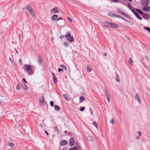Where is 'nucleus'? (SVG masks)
Wrapping results in <instances>:
<instances>
[{
  "instance_id": "nucleus-21",
  "label": "nucleus",
  "mask_w": 150,
  "mask_h": 150,
  "mask_svg": "<svg viewBox=\"0 0 150 150\" xmlns=\"http://www.w3.org/2000/svg\"><path fill=\"white\" fill-rule=\"evenodd\" d=\"M54 109L56 111H58L60 110V108L59 106L56 105H54Z\"/></svg>"
},
{
  "instance_id": "nucleus-39",
  "label": "nucleus",
  "mask_w": 150,
  "mask_h": 150,
  "mask_svg": "<svg viewBox=\"0 0 150 150\" xmlns=\"http://www.w3.org/2000/svg\"><path fill=\"white\" fill-rule=\"evenodd\" d=\"M85 109V108L84 107H82L80 108H79V110L81 111H83Z\"/></svg>"
},
{
  "instance_id": "nucleus-28",
  "label": "nucleus",
  "mask_w": 150,
  "mask_h": 150,
  "mask_svg": "<svg viewBox=\"0 0 150 150\" xmlns=\"http://www.w3.org/2000/svg\"><path fill=\"white\" fill-rule=\"evenodd\" d=\"M93 124L97 128H98V125L97 123L96 122H95V121L93 122Z\"/></svg>"
},
{
  "instance_id": "nucleus-12",
  "label": "nucleus",
  "mask_w": 150,
  "mask_h": 150,
  "mask_svg": "<svg viewBox=\"0 0 150 150\" xmlns=\"http://www.w3.org/2000/svg\"><path fill=\"white\" fill-rule=\"evenodd\" d=\"M108 15L110 16H115L116 17H119L120 16L117 15L116 14H114L112 12L108 13Z\"/></svg>"
},
{
  "instance_id": "nucleus-51",
  "label": "nucleus",
  "mask_w": 150,
  "mask_h": 150,
  "mask_svg": "<svg viewBox=\"0 0 150 150\" xmlns=\"http://www.w3.org/2000/svg\"><path fill=\"white\" fill-rule=\"evenodd\" d=\"M63 19L61 17H59L57 19V21H58L59 20H62Z\"/></svg>"
},
{
  "instance_id": "nucleus-59",
  "label": "nucleus",
  "mask_w": 150,
  "mask_h": 150,
  "mask_svg": "<svg viewBox=\"0 0 150 150\" xmlns=\"http://www.w3.org/2000/svg\"><path fill=\"white\" fill-rule=\"evenodd\" d=\"M39 126H40V127H42V125L41 124H40Z\"/></svg>"
},
{
  "instance_id": "nucleus-40",
  "label": "nucleus",
  "mask_w": 150,
  "mask_h": 150,
  "mask_svg": "<svg viewBox=\"0 0 150 150\" xmlns=\"http://www.w3.org/2000/svg\"><path fill=\"white\" fill-rule=\"evenodd\" d=\"M138 12L139 13L140 15H142L143 14V13L140 10H139V11Z\"/></svg>"
},
{
  "instance_id": "nucleus-60",
  "label": "nucleus",
  "mask_w": 150,
  "mask_h": 150,
  "mask_svg": "<svg viewBox=\"0 0 150 150\" xmlns=\"http://www.w3.org/2000/svg\"><path fill=\"white\" fill-rule=\"evenodd\" d=\"M15 50L16 51V53L17 54H18V51H17V50H16V48H15Z\"/></svg>"
},
{
  "instance_id": "nucleus-37",
  "label": "nucleus",
  "mask_w": 150,
  "mask_h": 150,
  "mask_svg": "<svg viewBox=\"0 0 150 150\" xmlns=\"http://www.w3.org/2000/svg\"><path fill=\"white\" fill-rule=\"evenodd\" d=\"M116 77L115 78V79H116V81H117L118 82H119L120 80H119L118 79V75L116 73Z\"/></svg>"
},
{
  "instance_id": "nucleus-18",
  "label": "nucleus",
  "mask_w": 150,
  "mask_h": 150,
  "mask_svg": "<svg viewBox=\"0 0 150 150\" xmlns=\"http://www.w3.org/2000/svg\"><path fill=\"white\" fill-rule=\"evenodd\" d=\"M30 13L32 17L34 19H36V17L35 14L34 12V11L30 12Z\"/></svg>"
},
{
  "instance_id": "nucleus-9",
  "label": "nucleus",
  "mask_w": 150,
  "mask_h": 150,
  "mask_svg": "<svg viewBox=\"0 0 150 150\" xmlns=\"http://www.w3.org/2000/svg\"><path fill=\"white\" fill-rule=\"evenodd\" d=\"M26 9L30 13L33 11L31 6L30 5H27L26 6Z\"/></svg>"
},
{
  "instance_id": "nucleus-4",
  "label": "nucleus",
  "mask_w": 150,
  "mask_h": 150,
  "mask_svg": "<svg viewBox=\"0 0 150 150\" xmlns=\"http://www.w3.org/2000/svg\"><path fill=\"white\" fill-rule=\"evenodd\" d=\"M81 149L80 144L78 142H76L75 143L74 147L70 149L69 150H81Z\"/></svg>"
},
{
  "instance_id": "nucleus-43",
  "label": "nucleus",
  "mask_w": 150,
  "mask_h": 150,
  "mask_svg": "<svg viewBox=\"0 0 150 150\" xmlns=\"http://www.w3.org/2000/svg\"><path fill=\"white\" fill-rule=\"evenodd\" d=\"M67 19L71 22V23H72V19L70 18H69V17H67Z\"/></svg>"
},
{
  "instance_id": "nucleus-2",
  "label": "nucleus",
  "mask_w": 150,
  "mask_h": 150,
  "mask_svg": "<svg viewBox=\"0 0 150 150\" xmlns=\"http://www.w3.org/2000/svg\"><path fill=\"white\" fill-rule=\"evenodd\" d=\"M65 38L69 42H71L74 40V37L71 36L70 33L69 32H67L66 34L65 35Z\"/></svg>"
},
{
  "instance_id": "nucleus-15",
  "label": "nucleus",
  "mask_w": 150,
  "mask_h": 150,
  "mask_svg": "<svg viewBox=\"0 0 150 150\" xmlns=\"http://www.w3.org/2000/svg\"><path fill=\"white\" fill-rule=\"evenodd\" d=\"M142 17L144 19H148L149 18V16L146 13H144L142 15Z\"/></svg>"
},
{
  "instance_id": "nucleus-19",
  "label": "nucleus",
  "mask_w": 150,
  "mask_h": 150,
  "mask_svg": "<svg viewBox=\"0 0 150 150\" xmlns=\"http://www.w3.org/2000/svg\"><path fill=\"white\" fill-rule=\"evenodd\" d=\"M38 61L39 62V64H41L42 62V57L40 55H39L38 56Z\"/></svg>"
},
{
  "instance_id": "nucleus-3",
  "label": "nucleus",
  "mask_w": 150,
  "mask_h": 150,
  "mask_svg": "<svg viewBox=\"0 0 150 150\" xmlns=\"http://www.w3.org/2000/svg\"><path fill=\"white\" fill-rule=\"evenodd\" d=\"M105 24L106 26L112 28H117L119 27V26L118 25L109 22H105Z\"/></svg>"
},
{
  "instance_id": "nucleus-42",
  "label": "nucleus",
  "mask_w": 150,
  "mask_h": 150,
  "mask_svg": "<svg viewBox=\"0 0 150 150\" xmlns=\"http://www.w3.org/2000/svg\"><path fill=\"white\" fill-rule=\"evenodd\" d=\"M20 88H21V87H20V85H19L18 84H17V87H16V88H17V90H19L20 89Z\"/></svg>"
},
{
  "instance_id": "nucleus-38",
  "label": "nucleus",
  "mask_w": 150,
  "mask_h": 150,
  "mask_svg": "<svg viewBox=\"0 0 150 150\" xmlns=\"http://www.w3.org/2000/svg\"><path fill=\"white\" fill-rule=\"evenodd\" d=\"M144 28L147 30L149 32H150V28H149L144 27Z\"/></svg>"
},
{
  "instance_id": "nucleus-17",
  "label": "nucleus",
  "mask_w": 150,
  "mask_h": 150,
  "mask_svg": "<svg viewBox=\"0 0 150 150\" xmlns=\"http://www.w3.org/2000/svg\"><path fill=\"white\" fill-rule=\"evenodd\" d=\"M135 98L136 99L138 102L139 103V104L141 103V100L140 99L139 96L138 94H137L135 96Z\"/></svg>"
},
{
  "instance_id": "nucleus-58",
  "label": "nucleus",
  "mask_w": 150,
  "mask_h": 150,
  "mask_svg": "<svg viewBox=\"0 0 150 150\" xmlns=\"http://www.w3.org/2000/svg\"><path fill=\"white\" fill-rule=\"evenodd\" d=\"M140 136H137L136 137V138L137 139H138L140 137Z\"/></svg>"
},
{
  "instance_id": "nucleus-31",
  "label": "nucleus",
  "mask_w": 150,
  "mask_h": 150,
  "mask_svg": "<svg viewBox=\"0 0 150 150\" xmlns=\"http://www.w3.org/2000/svg\"><path fill=\"white\" fill-rule=\"evenodd\" d=\"M53 78L54 82L55 83H57V77L55 76L53 77Z\"/></svg>"
},
{
  "instance_id": "nucleus-34",
  "label": "nucleus",
  "mask_w": 150,
  "mask_h": 150,
  "mask_svg": "<svg viewBox=\"0 0 150 150\" xmlns=\"http://www.w3.org/2000/svg\"><path fill=\"white\" fill-rule=\"evenodd\" d=\"M123 16H124L125 17H126L129 18V19L130 20H131V17L127 15L125 13L124 14Z\"/></svg>"
},
{
  "instance_id": "nucleus-61",
  "label": "nucleus",
  "mask_w": 150,
  "mask_h": 150,
  "mask_svg": "<svg viewBox=\"0 0 150 150\" xmlns=\"http://www.w3.org/2000/svg\"><path fill=\"white\" fill-rule=\"evenodd\" d=\"M105 92L106 93V95H107V94H108V93L107 92V91H106V90H105Z\"/></svg>"
},
{
  "instance_id": "nucleus-1",
  "label": "nucleus",
  "mask_w": 150,
  "mask_h": 150,
  "mask_svg": "<svg viewBox=\"0 0 150 150\" xmlns=\"http://www.w3.org/2000/svg\"><path fill=\"white\" fill-rule=\"evenodd\" d=\"M31 68L32 66L29 64H25L24 65V70L26 72L28 73V75H32L33 74Z\"/></svg>"
},
{
  "instance_id": "nucleus-6",
  "label": "nucleus",
  "mask_w": 150,
  "mask_h": 150,
  "mask_svg": "<svg viewBox=\"0 0 150 150\" xmlns=\"http://www.w3.org/2000/svg\"><path fill=\"white\" fill-rule=\"evenodd\" d=\"M39 103L42 105H45V101L43 95H42V97H40L39 98Z\"/></svg>"
},
{
  "instance_id": "nucleus-41",
  "label": "nucleus",
  "mask_w": 150,
  "mask_h": 150,
  "mask_svg": "<svg viewBox=\"0 0 150 150\" xmlns=\"http://www.w3.org/2000/svg\"><path fill=\"white\" fill-rule=\"evenodd\" d=\"M50 104L52 107H53L54 106V102L52 101H50Z\"/></svg>"
},
{
  "instance_id": "nucleus-16",
  "label": "nucleus",
  "mask_w": 150,
  "mask_h": 150,
  "mask_svg": "<svg viewBox=\"0 0 150 150\" xmlns=\"http://www.w3.org/2000/svg\"><path fill=\"white\" fill-rule=\"evenodd\" d=\"M58 16L57 15H53L51 17V20L52 21H55L58 18Z\"/></svg>"
},
{
  "instance_id": "nucleus-54",
  "label": "nucleus",
  "mask_w": 150,
  "mask_h": 150,
  "mask_svg": "<svg viewBox=\"0 0 150 150\" xmlns=\"http://www.w3.org/2000/svg\"><path fill=\"white\" fill-rule=\"evenodd\" d=\"M67 147H64L62 149V150H67Z\"/></svg>"
},
{
  "instance_id": "nucleus-45",
  "label": "nucleus",
  "mask_w": 150,
  "mask_h": 150,
  "mask_svg": "<svg viewBox=\"0 0 150 150\" xmlns=\"http://www.w3.org/2000/svg\"><path fill=\"white\" fill-rule=\"evenodd\" d=\"M89 110L91 113L92 114H93V112H92V111L91 108H89Z\"/></svg>"
},
{
  "instance_id": "nucleus-24",
  "label": "nucleus",
  "mask_w": 150,
  "mask_h": 150,
  "mask_svg": "<svg viewBox=\"0 0 150 150\" xmlns=\"http://www.w3.org/2000/svg\"><path fill=\"white\" fill-rule=\"evenodd\" d=\"M54 128L56 132H57L58 133H59V129H58L57 126H55L54 127Z\"/></svg>"
},
{
  "instance_id": "nucleus-30",
  "label": "nucleus",
  "mask_w": 150,
  "mask_h": 150,
  "mask_svg": "<svg viewBox=\"0 0 150 150\" xmlns=\"http://www.w3.org/2000/svg\"><path fill=\"white\" fill-rule=\"evenodd\" d=\"M107 99L108 100V102H109L110 101V97L109 95L108 94H107Z\"/></svg>"
},
{
  "instance_id": "nucleus-23",
  "label": "nucleus",
  "mask_w": 150,
  "mask_h": 150,
  "mask_svg": "<svg viewBox=\"0 0 150 150\" xmlns=\"http://www.w3.org/2000/svg\"><path fill=\"white\" fill-rule=\"evenodd\" d=\"M79 102H82L84 100V98L83 96H81L79 98Z\"/></svg>"
},
{
  "instance_id": "nucleus-49",
  "label": "nucleus",
  "mask_w": 150,
  "mask_h": 150,
  "mask_svg": "<svg viewBox=\"0 0 150 150\" xmlns=\"http://www.w3.org/2000/svg\"><path fill=\"white\" fill-rule=\"evenodd\" d=\"M45 132L46 134L48 136L49 135V133L47 132L46 130H45Z\"/></svg>"
},
{
  "instance_id": "nucleus-20",
  "label": "nucleus",
  "mask_w": 150,
  "mask_h": 150,
  "mask_svg": "<svg viewBox=\"0 0 150 150\" xmlns=\"http://www.w3.org/2000/svg\"><path fill=\"white\" fill-rule=\"evenodd\" d=\"M117 11L119 13L121 14L123 16L124 14L125 13H124L122 10H121L119 8H117Z\"/></svg>"
},
{
  "instance_id": "nucleus-57",
  "label": "nucleus",
  "mask_w": 150,
  "mask_h": 150,
  "mask_svg": "<svg viewBox=\"0 0 150 150\" xmlns=\"http://www.w3.org/2000/svg\"><path fill=\"white\" fill-rule=\"evenodd\" d=\"M134 10H135L137 12H138L139 9L137 8H134Z\"/></svg>"
},
{
  "instance_id": "nucleus-55",
  "label": "nucleus",
  "mask_w": 150,
  "mask_h": 150,
  "mask_svg": "<svg viewBox=\"0 0 150 150\" xmlns=\"http://www.w3.org/2000/svg\"><path fill=\"white\" fill-rule=\"evenodd\" d=\"M18 62L20 64L22 62V61L21 60V59H19L18 60Z\"/></svg>"
},
{
  "instance_id": "nucleus-44",
  "label": "nucleus",
  "mask_w": 150,
  "mask_h": 150,
  "mask_svg": "<svg viewBox=\"0 0 150 150\" xmlns=\"http://www.w3.org/2000/svg\"><path fill=\"white\" fill-rule=\"evenodd\" d=\"M137 133L139 134V136H141L142 134L141 132H140V131L138 132Z\"/></svg>"
},
{
  "instance_id": "nucleus-27",
  "label": "nucleus",
  "mask_w": 150,
  "mask_h": 150,
  "mask_svg": "<svg viewBox=\"0 0 150 150\" xmlns=\"http://www.w3.org/2000/svg\"><path fill=\"white\" fill-rule=\"evenodd\" d=\"M87 72H89L91 71V67H90L88 66H87Z\"/></svg>"
},
{
  "instance_id": "nucleus-25",
  "label": "nucleus",
  "mask_w": 150,
  "mask_h": 150,
  "mask_svg": "<svg viewBox=\"0 0 150 150\" xmlns=\"http://www.w3.org/2000/svg\"><path fill=\"white\" fill-rule=\"evenodd\" d=\"M63 96L64 97V98L65 100H66L67 101L69 100V98L65 94H63Z\"/></svg>"
},
{
  "instance_id": "nucleus-14",
  "label": "nucleus",
  "mask_w": 150,
  "mask_h": 150,
  "mask_svg": "<svg viewBox=\"0 0 150 150\" xmlns=\"http://www.w3.org/2000/svg\"><path fill=\"white\" fill-rule=\"evenodd\" d=\"M87 140L90 142H92L94 140L93 138L91 136H88L86 137Z\"/></svg>"
},
{
  "instance_id": "nucleus-5",
  "label": "nucleus",
  "mask_w": 150,
  "mask_h": 150,
  "mask_svg": "<svg viewBox=\"0 0 150 150\" xmlns=\"http://www.w3.org/2000/svg\"><path fill=\"white\" fill-rule=\"evenodd\" d=\"M149 3V0H142L141 5L143 7H145L147 6Z\"/></svg>"
},
{
  "instance_id": "nucleus-48",
  "label": "nucleus",
  "mask_w": 150,
  "mask_h": 150,
  "mask_svg": "<svg viewBox=\"0 0 150 150\" xmlns=\"http://www.w3.org/2000/svg\"><path fill=\"white\" fill-rule=\"evenodd\" d=\"M9 60L11 61V62L12 64H13V60H12V59L11 58L9 57Z\"/></svg>"
},
{
  "instance_id": "nucleus-33",
  "label": "nucleus",
  "mask_w": 150,
  "mask_h": 150,
  "mask_svg": "<svg viewBox=\"0 0 150 150\" xmlns=\"http://www.w3.org/2000/svg\"><path fill=\"white\" fill-rule=\"evenodd\" d=\"M64 45L66 47H68L69 45V43L67 42H64Z\"/></svg>"
},
{
  "instance_id": "nucleus-52",
  "label": "nucleus",
  "mask_w": 150,
  "mask_h": 150,
  "mask_svg": "<svg viewBox=\"0 0 150 150\" xmlns=\"http://www.w3.org/2000/svg\"><path fill=\"white\" fill-rule=\"evenodd\" d=\"M52 75L53 77H54V76H55V74L53 72H52Z\"/></svg>"
},
{
  "instance_id": "nucleus-11",
  "label": "nucleus",
  "mask_w": 150,
  "mask_h": 150,
  "mask_svg": "<svg viewBox=\"0 0 150 150\" xmlns=\"http://www.w3.org/2000/svg\"><path fill=\"white\" fill-rule=\"evenodd\" d=\"M142 9L143 11H146L149 12L150 11V6L143 7Z\"/></svg>"
},
{
  "instance_id": "nucleus-62",
  "label": "nucleus",
  "mask_w": 150,
  "mask_h": 150,
  "mask_svg": "<svg viewBox=\"0 0 150 150\" xmlns=\"http://www.w3.org/2000/svg\"><path fill=\"white\" fill-rule=\"evenodd\" d=\"M104 56H106V55H107V54H106V53H104Z\"/></svg>"
},
{
  "instance_id": "nucleus-63",
  "label": "nucleus",
  "mask_w": 150,
  "mask_h": 150,
  "mask_svg": "<svg viewBox=\"0 0 150 150\" xmlns=\"http://www.w3.org/2000/svg\"><path fill=\"white\" fill-rule=\"evenodd\" d=\"M18 36H19V38L20 39V35H18Z\"/></svg>"
},
{
  "instance_id": "nucleus-26",
  "label": "nucleus",
  "mask_w": 150,
  "mask_h": 150,
  "mask_svg": "<svg viewBox=\"0 0 150 150\" xmlns=\"http://www.w3.org/2000/svg\"><path fill=\"white\" fill-rule=\"evenodd\" d=\"M22 84L23 85V87L24 89L25 90L28 89L27 86L23 82L22 83Z\"/></svg>"
},
{
  "instance_id": "nucleus-8",
  "label": "nucleus",
  "mask_w": 150,
  "mask_h": 150,
  "mask_svg": "<svg viewBox=\"0 0 150 150\" xmlns=\"http://www.w3.org/2000/svg\"><path fill=\"white\" fill-rule=\"evenodd\" d=\"M132 12L140 20H142V18L139 16V14L134 10H132Z\"/></svg>"
},
{
  "instance_id": "nucleus-13",
  "label": "nucleus",
  "mask_w": 150,
  "mask_h": 150,
  "mask_svg": "<svg viewBox=\"0 0 150 150\" xmlns=\"http://www.w3.org/2000/svg\"><path fill=\"white\" fill-rule=\"evenodd\" d=\"M67 143V142L65 140H62L60 142V145L62 146H64Z\"/></svg>"
},
{
  "instance_id": "nucleus-32",
  "label": "nucleus",
  "mask_w": 150,
  "mask_h": 150,
  "mask_svg": "<svg viewBox=\"0 0 150 150\" xmlns=\"http://www.w3.org/2000/svg\"><path fill=\"white\" fill-rule=\"evenodd\" d=\"M129 63L131 64V66H132V60L131 58H130L128 61Z\"/></svg>"
},
{
  "instance_id": "nucleus-47",
  "label": "nucleus",
  "mask_w": 150,
  "mask_h": 150,
  "mask_svg": "<svg viewBox=\"0 0 150 150\" xmlns=\"http://www.w3.org/2000/svg\"><path fill=\"white\" fill-rule=\"evenodd\" d=\"M63 70V69H62L59 68L58 69V72H60Z\"/></svg>"
},
{
  "instance_id": "nucleus-29",
  "label": "nucleus",
  "mask_w": 150,
  "mask_h": 150,
  "mask_svg": "<svg viewBox=\"0 0 150 150\" xmlns=\"http://www.w3.org/2000/svg\"><path fill=\"white\" fill-rule=\"evenodd\" d=\"M8 144L11 147H13L15 145L14 144L12 143H9Z\"/></svg>"
},
{
  "instance_id": "nucleus-50",
  "label": "nucleus",
  "mask_w": 150,
  "mask_h": 150,
  "mask_svg": "<svg viewBox=\"0 0 150 150\" xmlns=\"http://www.w3.org/2000/svg\"><path fill=\"white\" fill-rule=\"evenodd\" d=\"M110 122H111V123H112V124H114V120H111Z\"/></svg>"
},
{
  "instance_id": "nucleus-35",
  "label": "nucleus",
  "mask_w": 150,
  "mask_h": 150,
  "mask_svg": "<svg viewBox=\"0 0 150 150\" xmlns=\"http://www.w3.org/2000/svg\"><path fill=\"white\" fill-rule=\"evenodd\" d=\"M119 18H120L121 19H122L125 20V21H127V22H129V21L126 19H125L124 18L122 17L121 16H119Z\"/></svg>"
},
{
  "instance_id": "nucleus-56",
  "label": "nucleus",
  "mask_w": 150,
  "mask_h": 150,
  "mask_svg": "<svg viewBox=\"0 0 150 150\" xmlns=\"http://www.w3.org/2000/svg\"><path fill=\"white\" fill-rule=\"evenodd\" d=\"M146 60H147L148 61H149V58H148V56H146Z\"/></svg>"
},
{
  "instance_id": "nucleus-46",
  "label": "nucleus",
  "mask_w": 150,
  "mask_h": 150,
  "mask_svg": "<svg viewBox=\"0 0 150 150\" xmlns=\"http://www.w3.org/2000/svg\"><path fill=\"white\" fill-rule=\"evenodd\" d=\"M64 37H65V35L64 36V35H62L60 36L59 37V38L61 39H63L64 38Z\"/></svg>"
},
{
  "instance_id": "nucleus-36",
  "label": "nucleus",
  "mask_w": 150,
  "mask_h": 150,
  "mask_svg": "<svg viewBox=\"0 0 150 150\" xmlns=\"http://www.w3.org/2000/svg\"><path fill=\"white\" fill-rule=\"evenodd\" d=\"M61 67L63 68H64L65 70H67V68L64 65L62 64L61 65Z\"/></svg>"
},
{
  "instance_id": "nucleus-53",
  "label": "nucleus",
  "mask_w": 150,
  "mask_h": 150,
  "mask_svg": "<svg viewBox=\"0 0 150 150\" xmlns=\"http://www.w3.org/2000/svg\"><path fill=\"white\" fill-rule=\"evenodd\" d=\"M23 80L24 81V82L25 83H27V81H26L25 80V79L24 78H23Z\"/></svg>"
},
{
  "instance_id": "nucleus-22",
  "label": "nucleus",
  "mask_w": 150,
  "mask_h": 150,
  "mask_svg": "<svg viewBox=\"0 0 150 150\" xmlns=\"http://www.w3.org/2000/svg\"><path fill=\"white\" fill-rule=\"evenodd\" d=\"M127 5L128 6V8L130 10H131L132 11V10H134L133 9L134 8L132 7L131 6L129 3H128Z\"/></svg>"
},
{
  "instance_id": "nucleus-10",
  "label": "nucleus",
  "mask_w": 150,
  "mask_h": 150,
  "mask_svg": "<svg viewBox=\"0 0 150 150\" xmlns=\"http://www.w3.org/2000/svg\"><path fill=\"white\" fill-rule=\"evenodd\" d=\"M51 12L53 13H56L59 12V10L57 7H55L51 10Z\"/></svg>"
},
{
  "instance_id": "nucleus-7",
  "label": "nucleus",
  "mask_w": 150,
  "mask_h": 150,
  "mask_svg": "<svg viewBox=\"0 0 150 150\" xmlns=\"http://www.w3.org/2000/svg\"><path fill=\"white\" fill-rule=\"evenodd\" d=\"M75 141L74 138L72 137H71L69 141V144L70 146H72L74 145Z\"/></svg>"
},
{
  "instance_id": "nucleus-64",
  "label": "nucleus",
  "mask_w": 150,
  "mask_h": 150,
  "mask_svg": "<svg viewBox=\"0 0 150 150\" xmlns=\"http://www.w3.org/2000/svg\"><path fill=\"white\" fill-rule=\"evenodd\" d=\"M2 102L0 100V103H2Z\"/></svg>"
}]
</instances>
